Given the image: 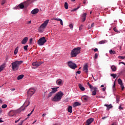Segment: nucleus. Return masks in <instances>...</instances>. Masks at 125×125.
<instances>
[{
	"label": "nucleus",
	"mask_w": 125,
	"mask_h": 125,
	"mask_svg": "<svg viewBox=\"0 0 125 125\" xmlns=\"http://www.w3.org/2000/svg\"><path fill=\"white\" fill-rule=\"evenodd\" d=\"M23 63L22 61H16L11 63L13 71H17L19 69V66Z\"/></svg>",
	"instance_id": "1"
},
{
	"label": "nucleus",
	"mask_w": 125,
	"mask_h": 125,
	"mask_svg": "<svg viewBox=\"0 0 125 125\" xmlns=\"http://www.w3.org/2000/svg\"><path fill=\"white\" fill-rule=\"evenodd\" d=\"M81 53V47H77L72 49L70 53V56L71 58L73 57H77V55L78 54H80Z\"/></svg>",
	"instance_id": "2"
},
{
	"label": "nucleus",
	"mask_w": 125,
	"mask_h": 125,
	"mask_svg": "<svg viewBox=\"0 0 125 125\" xmlns=\"http://www.w3.org/2000/svg\"><path fill=\"white\" fill-rule=\"evenodd\" d=\"M63 95H64L63 92L60 91L57 93L56 95L52 99V101L55 102H58V101L61 100V99L63 97Z\"/></svg>",
	"instance_id": "3"
},
{
	"label": "nucleus",
	"mask_w": 125,
	"mask_h": 125,
	"mask_svg": "<svg viewBox=\"0 0 125 125\" xmlns=\"http://www.w3.org/2000/svg\"><path fill=\"white\" fill-rule=\"evenodd\" d=\"M48 22H49V20H47L45 21L42 24H41V25L40 26V28L39 29V32H42L43 30L45 29V27H46V26H47V24H48Z\"/></svg>",
	"instance_id": "4"
},
{
	"label": "nucleus",
	"mask_w": 125,
	"mask_h": 125,
	"mask_svg": "<svg viewBox=\"0 0 125 125\" xmlns=\"http://www.w3.org/2000/svg\"><path fill=\"white\" fill-rule=\"evenodd\" d=\"M67 66L69 67V68H71V69H73L74 70V69H76L77 68V64L74 62H73L72 61H69L67 62Z\"/></svg>",
	"instance_id": "5"
},
{
	"label": "nucleus",
	"mask_w": 125,
	"mask_h": 125,
	"mask_svg": "<svg viewBox=\"0 0 125 125\" xmlns=\"http://www.w3.org/2000/svg\"><path fill=\"white\" fill-rule=\"evenodd\" d=\"M46 42V39H45V37H42L38 41V44L39 45H43L45 42Z\"/></svg>",
	"instance_id": "6"
},
{
	"label": "nucleus",
	"mask_w": 125,
	"mask_h": 125,
	"mask_svg": "<svg viewBox=\"0 0 125 125\" xmlns=\"http://www.w3.org/2000/svg\"><path fill=\"white\" fill-rule=\"evenodd\" d=\"M35 93V89L33 88H30L29 90L27 91V96L28 97H30L31 98V97Z\"/></svg>",
	"instance_id": "7"
},
{
	"label": "nucleus",
	"mask_w": 125,
	"mask_h": 125,
	"mask_svg": "<svg viewBox=\"0 0 125 125\" xmlns=\"http://www.w3.org/2000/svg\"><path fill=\"white\" fill-rule=\"evenodd\" d=\"M92 95L94 96L96 95V92L98 91V89L96 87H94L91 90Z\"/></svg>",
	"instance_id": "8"
},
{
	"label": "nucleus",
	"mask_w": 125,
	"mask_h": 125,
	"mask_svg": "<svg viewBox=\"0 0 125 125\" xmlns=\"http://www.w3.org/2000/svg\"><path fill=\"white\" fill-rule=\"evenodd\" d=\"M16 114V110H11L8 113V116H9V117H13Z\"/></svg>",
	"instance_id": "9"
},
{
	"label": "nucleus",
	"mask_w": 125,
	"mask_h": 125,
	"mask_svg": "<svg viewBox=\"0 0 125 125\" xmlns=\"http://www.w3.org/2000/svg\"><path fill=\"white\" fill-rule=\"evenodd\" d=\"M42 62H33L32 63V65L34 67H39V66H41V65H42Z\"/></svg>",
	"instance_id": "10"
},
{
	"label": "nucleus",
	"mask_w": 125,
	"mask_h": 125,
	"mask_svg": "<svg viewBox=\"0 0 125 125\" xmlns=\"http://www.w3.org/2000/svg\"><path fill=\"white\" fill-rule=\"evenodd\" d=\"M94 118H89L88 119L86 123L87 124V125H90V124H91L92 123H93V122H94Z\"/></svg>",
	"instance_id": "11"
},
{
	"label": "nucleus",
	"mask_w": 125,
	"mask_h": 125,
	"mask_svg": "<svg viewBox=\"0 0 125 125\" xmlns=\"http://www.w3.org/2000/svg\"><path fill=\"white\" fill-rule=\"evenodd\" d=\"M83 71H85V73H86V74H88V66L87 65V63L85 64L83 67Z\"/></svg>",
	"instance_id": "12"
},
{
	"label": "nucleus",
	"mask_w": 125,
	"mask_h": 125,
	"mask_svg": "<svg viewBox=\"0 0 125 125\" xmlns=\"http://www.w3.org/2000/svg\"><path fill=\"white\" fill-rule=\"evenodd\" d=\"M86 15H87L86 13H84L83 14L82 18V22H84V21H85L86 20Z\"/></svg>",
	"instance_id": "13"
},
{
	"label": "nucleus",
	"mask_w": 125,
	"mask_h": 125,
	"mask_svg": "<svg viewBox=\"0 0 125 125\" xmlns=\"http://www.w3.org/2000/svg\"><path fill=\"white\" fill-rule=\"evenodd\" d=\"M27 42H28V37H25L21 42L22 44H25V43H27Z\"/></svg>",
	"instance_id": "14"
},
{
	"label": "nucleus",
	"mask_w": 125,
	"mask_h": 125,
	"mask_svg": "<svg viewBox=\"0 0 125 125\" xmlns=\"http://www.w3.org/2000/svg\"><path fill=\"white\" fill-rule=\"evenodd\" d=\"M62 83H63V81L61 79H58L56 81V83L58 85H61Z\"/></svg>",
	"instance_id": "15"
},
{
	"label": "nucleus",
	"mask_w": 125,
	"mask_h": 125,
	"mask_svg": "<svg viewBox=\"0 0 125 125\" xmlns=\"http://www.w3.org/2000/svg\"><path fill=\"white\" fill-rule=\"evenodd\" d=\"M27 102L28 103V104H27V105H26V106H25V107H24L23 109L22 108H23V107L21 106V107L20 108V110H21V111H24V110H25V108H27V107L29 105H30V101H28L27 102H26L24 103V104H26V103H27Z\"/></svg>",
	"instance_id": "16"
},
{
	"label": "nucleus",
	"mask_w": 125,
	"mask_h": 125,
	"mask_svg": "<svg viewBox=\"0 0 125 125\" xmlns=\"http://www.w3.org/2000/svg\"><path fill=\"white\" fill-rule=\"evenodd\" d=\"M58 88H59V87H55V88H51V89L52 90L51 91V93L53 94L55 93V92H56L57 91Z\"/></svg>",
	"instance_id": "17"
},
{
	"label": "nucleus",
	"mask_w": 125,
	"mask_h": 125,
	"mask_svg": "<svg viewBox=\"0 0 125 125\" xmlns=\"http://www.w3.org/2000/svg\"><path fill=\"white\" fill-rule=\"evenodd\" d=\"M39 12V9H35L31 11L32 14H37Z\"/></svg>",
	"instance_id": "18"
},
{
	"label": "nucleus",
	"mask_w": 125,
	"mask_h": 125,
	"mask_svg": "<svg viewBox=\"0 0 125 125\" xmlns=\"http://www.w3.org/2000/svg\"><path fill=\"white\" fill-rule=\"evenodd\" d=\"M79 87L80 89H81V90H82V91H84L85 89L84 88V87L83 86V85L82 84H79Z\"/></svg>",
	"instance_id": "19"
},
{
	"label": "nucleus",
	"mask_w": 125,
	"mask_h": 125,
	"mask_svg": "<svg viewBox=\"0 0 125 125\" xmlns=\"http://www.w3.org/2000/svg\"><path fill=\"white\" fill-rule=\"evenodd\" d=\"M67 111L69 113H72L73 112V107L71 106H68Z\"/></svg>",
	"instance_id": "20"
},
{
	"label": "nucleus",
	"mask_w": 125,
	"mask_h": 125,
	"mask_svg": "<svg viewBox=\"0 0 125 125\" xmlns=\"http://www.w3.org/2000/svg\"><path fill=\"white\" fill-rule=\"evenodd\" d=\"M111 69L113 72H115L117 70V67L116 66H115V65H112L111 66Z\"/></svg>",
	"instance_id": "21"
},
{
	"label": "nucleus",
	"mask_w": 125,
	"mask_h": 125,
	"mask_svg": "<svg viewBox=\"0 0 125 125\" xmlns=\"http://www.w3.org/2000/svg\"><path fill=\"white\" fill-rule=\"evenodd\" d=\"M24 7H25L24 4L21 3L19 5V6L17 7V8H21V9H23Z\"/></svg>",
	"instance_id": "22"
},
{
	"label": "nucleus",
	"mask_w": 125,
	"mask_h": 125,
	"mask_svg": "<svg viewBox=\"0 0 125 125\" xmlns=\"http://www.w3.org/2000/svg\"><path fill=\"white\" fill-rule=\"evenodd\" d=\"M80 105H81V103L78 102H76L74 103L73 106L74 107H77V106H80Z\"/></svg>",
	"instance_id": "23"
},
{
	"label": "nucleus",
	"mask_w": 125,
	"mask_h": 125,
	"mask_svg": "<svg viewBox=\"0 0 125 125\" xmlns=\"http://www.w3.org/2000/svg\"><path fill=\"white\" fill-rule=\"evenodd\" d=\"M23 78H24V75L21 74L19 75L18 78H17V80H22V79H23Z\"/></svg>",
	"instance_id": "24"
},
{
	"label": "nucleus",
	"mask_w": 125,
	"mask_h": 125,
	"mask_svg": "<svg viewBox=\"0 0 125 125\" xmlns=\"http://www.w3.org/2000/svg\"><path fill=\"white\" fill-rule=\"evenodd\" d=\"M18 49H19V47L17 46L15 48V51H14V54H15V55H16V54H17V53H18Z\"/></svg>",
	"instance_id": "25"
},
{
	"label": "nucleus",
	"mask_w": 125,
	"mask_h": 125,
	"mask_svg": "<svg viewBox=\"0 0 125 125\" xmlns=\"http://www.w3.org/2000/svg\"><path fill=\"white\" fill-rule=\"evenodd\" d=\"M88 96H84L83 97V100H84V101H87V100H88Z\"/></svg>",
	"instance_id": "26"
},
{
	"label": "nucleus",
	"mask_w": 125,
	"mask_h": 125,
	"mask_svg": "<svg viewBox=\"0 0 125 125\" xmlns=\"http://www.w3.org/2000/svg\"><path fill=\"white\" fill-rule=\"evenodd\" d=\"M110 55H114L116 54V52L114 50H113L112 49L110 50Z\"/></svg>",
	"instance_id": "27"
},
{
	"label": "nucleus",
	"mask_w": 125,
	"mask_h": 125,
	"mask_svg": "<svg viewBox=\"0 0 125 125\" xmlns=\"http://www.w3.org/2000/svg\"><path fill=\"white\" fill-rule=\"evenodd\" d=\"M87 85H88V86H89V88H90L91 90L93 89V87H94L92 85H91V84H90V83H89V82L87 83Z\"/></svg>",
	"instance_id": "28"
},
{
	"label": "nucleus",
	"mask_w": 125,
	"mask_h": 125,
	"mask_svg": "<svg viewBox=\"0 0 125 125\" xmlns=\"http://www.w3.org/2000/svg\"><path fill=\"white\" fill-rule=\"evenodd\" d=\"M53 93H52L51 92L49 93V94H48L47 96V99L49 98V97H51V96H52L53 95Z\"/></svg>",
	"instance_id": "29"
},
{
	"label": "nucleus",
	"mask_w": 125,
	"mask_h": 125,
	"mask_svg": "<svg viewBox=\"0 0 125 125\" xmlns=\"http://www.w3.org/2000/svg\"><path fill=\"white\" fill-rule=\"evenodd\" d=\"M3 69H4V65L2 64L0 66V72H1V71H2L3 70Z\"/></svg>",
	"instance_id": "30"
},
{
	"label": "nucleus",
	"mask_w": 125,
	"mask_h": 125,
	"mask_svg": "<svg viewBox=\"0 0 125 125\" xmlns=\"http://www.w3.org/2000/svg\"><path fill=\"white\" fill-rule=\"evenodd\" d=\"M64 8H65V9H68V3H67V2H65L64 3Z\"/></svg>",
	"instance_id": "31"
},
{
	"label": "nucleus",
	"mask_w": 125,
	"mask_h": 125,
	"mask_svg": "<svg viewBox=\"0 0 125 125\" xmlns=\"http://www.w3.org/2000/svg\"><path fill=\"white\" fill-rule=\"evenodd\" d=\"M118 83L120 85L123 84V82L121 79H118Z\"/></svg>",
	"instance_id": "32"
},
{
	"label": "nucleus",
	"mask_w": 125,
	"mask_h": 125,
	"mask_svg": "<svg viewBox=\"0 0 125 125\" xmlns=\"http://www.w3.org/2000/svg\"><path fill=\"white\" fill-rule=\"evenodd\" d=\"M106 42V41H102L99 42V44H103Z\"/></svg>",
	"instance_id": "33"
},
{
	"label": "nucleus",
	"mask_w": 125,
	"mask_h": 125,
	"mask_svg": "<svg viewBox=\"0 0 125 125\" xmlns=\"http://www.w3.org/2000/svg\"><path fill=\"white\" fill-rule=\"evenodd\" d=\"M104 106H105L106 107H107L106 110H107L108 111H109L110 110V104H104Z\"/></svg>",
	"instance_id": "34"
},
{
	"label": "nucleus",
	"mask_w": 125,
	"mask_h": 125,
	"mask_svg": "<svg viewBox=\"0 0 125 125\" xmlns=\"http://www.w3.org/2000/svg\"><path fill=\"white\" fill-rule=\"evenodd\" d=\"M113 30H114V32H116V33H120V31H119L117 29L116 27H114V28H113Z\"/></svg>",
	"instance_id": "35"
},
{
	"label": "nucleus",
	"mask_w": 125,
	"mask_h": 125,
	"mask_svg": "<svg viewBox=\"0 0 125 125\" xmlns=\"http://www.w3.org/2000/svg\"><path fill=\"white\" fill-rule=\"evenodd\" d=\"M28 47H29V46L28 45L24 46L23 49H24V50H28Z\"/></svg>",
	"instance_id": "36"
},
{
	"label": "nucleus",
	"mask_w": 125,
	"mask_h": 125,
	"mask_svg": "<svg viewBox=\"0 0 125 125\" xmlns=\"http://www.w3.org/2000/svg\"><path fill=\"white\" fill-rule=\"evenodd\" d=\"M6 1V0H1V5H3V4L5 3Z\"/></svg>",
	"instance_id": "37"
},
{
	"label": "nucleus",
	"mask_w": 125,
	"mask_h": 125,
	"mask_svg": "<svg viewBox=\"0 0 125 125\" xmlns=\"http://www.w3.org/2000/svg\"><path fill=\"white\" fill-rule=\"evenodd\" d=\"M118 58L119 59H121V60H124L125 59V56H118Z\"/></svg>",
	"instance_id": "38"
},
{
	"label": "nucleus",
	"mask_w": 125,
	"mask_h": 125,
	"mask_svg": "<svg viewBox=\"0 0 125 125\" xmlns=\"http://www.w3.org/2000/svg\"><path fill=\"white\" fill-rule=\"evenodd\" d=\"M1 108H2L3 109H4L5 108H7V105L6 104H3L1 106Z\"/></svg>",
	"instance_id": "39"
},
{
	"label": "nucleus",
	"mask_w": 125,
	"mask_h": 125,
	"mask_svg": "<svg viewBox=\"0 0 125 125\" xmlns=\"http://www.w3.org/2000/svg\"><path fill=\"white\" fill-rule=\"evenodd\" d=\"M110 76L111 77H113V79H115L116 78V74H111L110 75Z\"/></svg>",
	"instance_id": "40"
},
{
	"label": "nucleus",
	"mask_w": 125,
	"mask_h": 125,
	"mask_svg": "<svg viewBox=\"0 0 125 125\" xmlns=\"http://www.w3.org/2000/svg\"><path fill=\"white\" fill-rule=\"evenodd\" d=\"M98 58V54L95 53L94 56L95 59H97Z\"/></svg>",
	"instance_id": "41"
},
{
	"label": "nucleus",
	"mask_w": 125,
	"mask_h": 125,
	"mask_svg": "<svg viewBox=\"0 0 125 125\" xmlns=\"http://www.w3.org/2000/svg\"><path fill=\"white\" fill-rule=\"evenodd\" d=\"M52 20H55L56 21H60L61 19L57 18H53Z\"/></svg>",
	"instance_id": "42"
},
{
	"label": "nucleus",
	"mask_w": 125,
	"mask_h": 125,
	"mask_svg": "<svg viewBox=\"0 0 125 125\" xmlns=\"http://www.w3.org/2000/svg\"><path fill=\"white\" fill-rule=\"evenodd\" d=\"M83 24H81L79 27L80 31H81V30H83Z\"/></svg>",
	"instance_id": "43"
},
{
	"label": "nucleus",
	"mask_w": 125,
	"mask_h": 125,
	"mask_svg": "<svg viewBox=\"0 0 125 125\" xmlns=\"http://www.w3.org/2000/svg\"><path fill=\"white\" fill-rule=\"evenodd\" d=\"M80 8V7H78L77 8H74L73 9L72 11H76V10H78V9H79Z\"/></svg>",
	"instance_id": "44"
},
{
	"label": "nucleus",
	"mask_w": 125,
	"mask_h": 125,
	"mask_svg": "<svg viewBox=\"0 0 125 125\" xmlns=\"http://www.w3.org/2000/svg\"><path fill=\"white\" fill-rule=\"evenodd\" d=\"M118 123L116 122H113L111 125H117Z\"/></svg>",
	"instance_id": "45"
},
{
	"label": "nucleus",
	"mask_w": 125,
	"mask_h": 125,
	"mask_svg": "<svg viewBox=\"0 0 125 125\" xmlns=\"http://www.w3.org/2000/svg\"><path fill=\"white\" fill-rule=\"evenodd\" d=\"M33 42V39L31 38L29 40V44H32V42Z\"/></svg>",
	"instance_id": "46"
},
{
	"label": "nucleus",
	"mask_w": 125,
	"mask_h": 125,
	"mask_svg": "<svg viewBox=\"0 0 125 125\" xmlns=\"http://www.w3.org/2000/svg\"><path fill=\"white\" fill-rule=\"evenodd\" d=\"M23 123H24V121H22L20 123H19L18 125H23Z\"/></svg>",
	"instance_id": "47"
},
{
	"label": "nucleus",
	"mask_w": 125,
	"mask_h": 125,
	"mask_svg": "<svg viewBox=\"0 0 125 125\" xmlns=\"http://www.w3.org/2000/svg\"><path fill=\"white\" fill-rule=\"evenodd\" d=\"M69 27L70 28V29H73V28H74V26H73V24H69Z\"/></svg>",
	"instance_id": "48"
},
{
	"label": "nucleus",
	"mask_w": 125,
	"mask_h": 125,
	"mask_svg": "<svg viewBox=\"0 0 125 125\" xmlns=\"http://www.w3.org/2000/svg\"><path fill=\"white\" fill-rule=\"evenodd\" d=\"M120 64H123L124 65H125V62H120L119 64L120 65Z\"/></svg>",
	"instance_id": "49"
},
{
	"label": "nucleus",
	"mask_w": 125,
	"mask_h": 125,
	"mask_svg": "<svg viewBox=\"0 0 125 125\" xmlns=\"http://www.w3.org/2000/svg\"><path fill=\"white\" fill-rule=\"evenodd\" d=\"M60 24L61 25H62V26H63V21H62V20H61L60 21Z\"/></svg>",
	"instance_id": "50"
},
{
	"label": "nucleus",
	"mask_w": 125,
	"mask_h": 125,
	"mask_svg": "<svg viewBox=\"0 0 125 125\" xmlns=\"http://www.w3.org/2000/svg\"><path fill=\"white\" fill-rule=\"evenodd\" d=\"M120 85L122 88V90H123L124 89V86L123 85V84H121Z\"/></svg>",
	"instance_id": "51"
},
{
	"label": "nucleus",
	"mask_w": 125,
	"mask_h": 125,
	"mask_svg": "<svg viewBox=\"0 0 125 125\" xmlns=\"http://www.w3.org/2000/svg\"><path fill=\"white\" fill-rule=\"evenodd\" d=\"M116 101H117V103H118L119 102V99L118 96L117 97V98H116Z\"/></svg>",
	"instance_id": "52"
},
{
	"label": "nucleus",
	"mask_w": 125,
	"mask_h": 125,
	"mask_svg": "<svg viewBox=\"0 0 125 125\" xmlns=\"http://www.w3.org/2000/svg\"><path fill=\"white\" fill-rule=\"evenodd\" d=\"M119 109L120 110H123V108L121 107V105H120L119 107Z\"/></svg>",
	"instance_id": "53"
},
{
	"label": "nucleus",
	"mask_w": 125,
	"mask_h": 125,
	"mask_svg": "<svg viewBox=\"0 0 125 125\" xmlns=\"http://www.w3.org/2000/svg\"><path fill=\"white\" fill-rule=\"evenodd\" d=\"M31 23H32V21H29L27 22V24L29 25V24H31Z\"/></svg>",
	"instance_id": "54"
},
{
	"label": "nucleus",
	"mask_w": 125,
	"mask_h": 125,
	"mask_svg": "<svg viewBox=\"0 0 125 125\" xmlns=\"http://www.w3.org/2000/svg\"><path fill=\"white\" fill-rule=\"evenodd\" d=\"M94 51L95 52H96L97 51H98V49H97V48H95L94 49Z\"/></svg>",
	"instance_id": "55"
},
{
	"label": "nucleus",
	"mask_w": 125,
	"mask_h": 125,
	"mask_svg": "<svg viewBox=\"0 0 125 125\" xmlns=\"http://www.w3.org/2000/svg\"><path fill=\"white\" fill-rule=\"evenodd\" d=\"M21 119V118H20L18 120L15 121V123L16 124V123H18V122H19V121H20Z\"/></svg>",
	"instance_id": "56"
},
{
	"label": "nucleus",
	"mask_w": 125,
	"mask_h": 125,
	"mask_svg": "<svg viewBox=\"0 0 125 125\" xmlns=\"http://www.w3.org/2000/svg\"><path fill=\"white\" fill-rule=\"evenodd\" d=\"M94 25H95V24H94V23H92V24H91V27L92 28L93 27H94Z\"/></svg>",
	"instance_id": "57"
},
{
	"label": "nucleus",
	"mask_w": 125,
	"mask_h": 125,
	"mask_svg": "<svg viewBox=\"0 0 125 125\" xmlns=\"http://www.w3.org/2000/svg\"><path fill=\"white\" fill-rule=\"evenodd\" d=\"M107 117H107V116L104 117L102 118V119H103V120H105V119H107Z\"/></svg>",
	"instance_id": "58"
},
{
	"label": "nucleus",
	"mask_w": 125,
	"mask_h": 125,
	"mask_svg": "<svg viewBox=\"0 0 125 125\" xmlns=\"http://www.w3.org/2000/svg\"><path fill=\"white\" fill-rule=\"evenodd\" d=\"M34 110H35V108H33V109H32V110L31 111V112H30V113H31V114H33V112H34Z\"/></svg>",
	"instance_id": "59"
},
{
	"label": "nucleus",
	"mask_w": 125,
	"mask_h": 125,
	"mask_svg": "<svg viewBox=\"0 0 125 125\" xmlns=\"http://www.w3.org/2000/svg\"><path fill=\"white\" fill-rule=\"evenodd\" d=\"M31 115H32V113H30L29 114H28L27 115V116H28V117H30V116H31Z\"/></svg>",
	"instance_id": "60"
},
{
	"label": "nucleus",
	"mask_w": 125,
	"mask_h": 125,
	"mask_svg": "<svg viewBox=\"0 0 125 125\" xmlns=\"http://www.w3.org/2000/svg\"><path fill=\"white\" fill-rule=\"evenodd\" d=\"M113 108V105H112L111 104H110V109Z\"/></svg>",
	"instance_id": "61"
},
{
	"label": "nucleus",
	"mask_w": 125,
	"mask_h": 125,
	"mask_svg": "<svg viewBox=\"0 0 125 125\" xmlns=\"http://www.w3.org/2000/svg\"><path fill=\"white\" fill-rule=\"evenodd\" d=\"M11 90L13 91H14V90H15V88H11Z\"/></svg>",
	"instance_id": "62"
},
{
	"label": "nucleus",
	"mask_w": 125,
	"mask_h": 125,
	"mask_svg": "<svg viewBox=\"0 0 125 125\" xmlns=\"http://www.w3.org/2000/svg\"><path fill=\"white\" fill-rule=\"evenodd\" d=\"M77 73V74H81V71H78Z\"/></svg>",
	"instance_id": "63"
},
{
	"label": "nucleus",
	"mask_w": 125,
	"mask_h": 125,
	"mask_svg": "<svg viewBox=\"0 0 125 125\" xmlns=\"http://www.w3.org/2000/svg\"><path fill=\"white\" fill-rule=\"evenodd\" d=\"M45 115H46V114H42V117H45Z\"/></svg>",
	"instance_id": "64"
}]
</instances>
